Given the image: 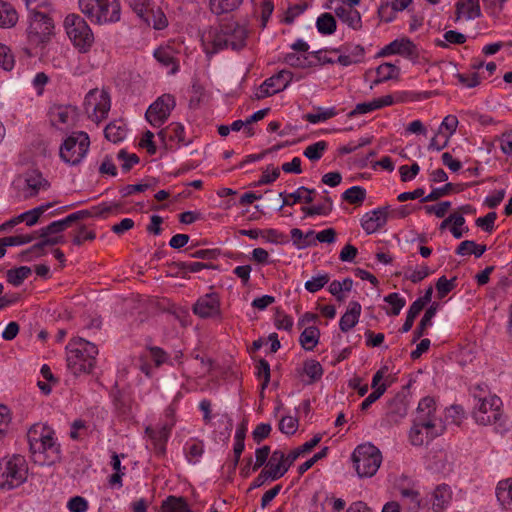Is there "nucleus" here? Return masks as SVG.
I'll return each instance as SVG.
<instances>
[{
    "label": "nucleus",
    "mask_w": 512,
    "mask_h": 512,
    "mask_svg": "<svg viewBox=\"0 0 512 512\" xmlns=\"http://www.w3.org/2000/svg\"><path fill=\"white\" fill-rule=\"evenodd\" d=\"M51 206V203H47L36 208H33L10 220L6 225L14 226L20 222H25L27 226H33L38 222L40 216L45 211H47Z\"/></svg>",
    "instance_id": "nucleus-28"
},
{
    "label": "nucleus",
    "mask_w": 512,
    "mask_h": 512,
    "mask_svg": "<svg viewBox=\"0 0 512 512\" xmlns=\"http://www.w3.org/2000/svg\"><path fill=\"white\" fill-rule=\"evenodd\" d=\"M184 127L180 123H171L165 129H162L158 136L164 141L169 138L171 141L183 142L184 141Z\"/></svg>",
    "instance_id": "nucleus-41"
},
{
    "label": "nucleus",
    "mask_w": 512,
    "mask_h": 512,
    "mask_svg": "<svg viewBox=\"0 0 512 512\" xmlns=\"http://www.w3.org/2000/svg\"><path fill=\"white\" fill-rule=\"evenodd\" d=\"M458 119L455 115H447L440 127H439V134L443 135L444 138L448 137V140L450 137L456 132L457 126H458Z\"/></svg>",
    "instance_id": "nucleus-51"
},
{
    "label": "nucleus",
    "mask_w": 512,
    "mask_h": 512,
    "mask_svg": "<svg viewBox=\"0 0 512 512\" xmlns=\"http://www.w3.org/2000/svg\"><path fill=\"white\" fill-rule=\"evenodd\" d=\"M110 107V96L105 90H99L97 88L91 89L85 96V112L88 117L97 124L107 118Z\"/></svg>",
    "instance_id": "nucleus-11"
},
{
    "label": "nucleus",
    "mask_w": 512,
    "mask_h": 512,
    "mask_svg": "<svg viewBox=\"0 0 512 512\" xmlns=\"http://www.w3.org/2000/svg\"><path fill=\"white\" fill-rule=\"evenodd\" d=\"M118 209H119L118 205H115L114 207H112V206L92 207L91 209L76 211V214H77L78 221H80V220L87 219L89 217L100 216L105 213H109V212H112V211L118 210Z\"/></svg>",
    "instance_id": "nucleus-50"
},
{
    "label": "nucleus",
    "mask_w": 512,
    "mask_h": 512,
    "mask_svg": "<svg viewBox=\"0 0 512 512\" xmlns=\"http://www.w3.org/2000/svg\"><path fill=\"white\" fill-rule=\"evenodd\" d=\"M104 134L107 140L117 143L125 138L126 130L122 123L114 121L105 127Z\"/></svg>",
    "instance_id": "nucleus-43"
},
{
    "label": "nucleus",
    "mask_w": 512,
    "mask_h": 512,
    "mask_svg": "<svg viewBox=\"0 0 512 512\" xmlns=\"http://www.w3.org/2000/svg\"><path fill=\"white\" fill-rule=\"evenodd\" d=\"M224 31V25L218 28L210 27L201 38L202 47L207 56H212L219 51L230 48Z\"/></svg>",
    "instance_id": "nucleus-13"
},
{
    "label": "nucleus",
    "mask_w": 512,
    "mask_h": 512,
    "mask_svg": "<svg viewBox=\"0 0 512 512\" xmlns=\"http://www.w3.org/2000/svg\"><path fill=\"white\" fill-rule=\"evenodd\" d=\"M422 309L423 307L420 304V302H413L411 304L407 312L406 320L403 326L401 327L400 332L406 333L412 328L415 318L419 315Z\"/></svg>",
    "instance_id": "nucleus-52"
},
{
    "label": "nucleus",
    "mask_w": 512,
    "mask_h": 512,
    "mask_svg": "<svg viewBox=\"0 0 512 512\" xmlns=\"http://www.w3.org/2000/svg\"><path fill=\"white\" fill-rule=\"evenodd\" d=\"M64 27L69 39L79 52L86 53L91 49L94 35L84 18L78 14H69L64 20Z\"/></svg>",
    "instance_id": "nucleus-6"
},
{
    "label": "nucleus",
    "mask_w": 512,
    "mask_h": 512,
    "mask_svg": "<svg viewBox=\"0 0 512 512\" xmlns=\"http://www.w3.org/2000/svg\"><path fill=\"white\" fill-rule=\"evenodd\" d=\"M27 464L24 457L13 455L0 460V487L11 490L20 486L27 478Z\"/></svg>",
    "instance_id": "nucleus-7"
},
{
    "label": "nucleus",
    "mask_w": 512,
    "mask_h": 512,
    "mask_svg": "<svg viewBox=\"0 0 512 512\" xmlns=\"http://www.w3.org/2000/svg\"><path fill=\"white\" fill-rule=\"evenodd\" d=\"M306 216L323 215L327 216L333 210V201L329 196L323 197V203L301 209Z\"/></svg>",
    "instance_id": "nucleus-39"
},
{
    "label": "nucleus",
    "mask_w": 512,
    "mask_h": 512,
    "mask_svg": "<svg viewBox=\"0 0 512 512\" xmlns=\"http://www.w3.org/2000/svg\"><path fill=\"white\" fill-rule=\"evenodd\" d=\"M436 437H430L427 435V429L424 426L418 425L413 422V425L409 432V441L414 446H422L424 443H428Z\"/></svg>",
    "instance_id": "nucleus-37"
},
{
    "label": "nucleus",
    "mask_w": 512,
    "mask_h": 512,
    "mask_svg": "<svg viewBox=\"0 0 512 512\" xmlns=\"http://www.w3.org/2000/svg\"><path fill=\"white\" fill-rule=\"evenodd\" d=\"M342 198L350 204L360 205L366 198V190L360 186H352L344 191Z\"/></svg>",
    "instance_id": "nucleus-48"
},
{
    "label": "nucleus",
    "mask_w": 512,
    "mask_h": 512,
    "mask_svg": "<svg viewBox=\"0 0 512 512\" xmlns=\"http://www.w3.org/2000/svg\"><path fill=\"white\" fill-rule=\"evenodd\" d=\"M482 16L479 0L458 1L455 4L454 22L460 21L463 17L466 20L480 18Z\"/></svg>",
    "instance_id": "nucleus-22"
},
{
    "label": "nucleus",
    "mask_w": 512,
    "mask_h": 512,
    "mask_svg": "<svg viewBox=\"0 0 512 512\" xmlns=\"http://www.w3.org/2000/svg\"><path fill=\"white\" fill-rule=\"evenodd\" d=\"M96 238V234L92 230H88L86 226L81 225L73 237V244L81 246L84 241H92Z\"/></svg>",
    "instance_id": "nucleus-61"
},
{
    "label": "nucleus",
    "mask_w": 512,
    "mask_h": 512,
    "mask_svg": "<svg viewBox=\"0 0 512 512\" xmlns=\"http://www.w3.org/2000/svg\"><path fill=\"white\" fill-rule=\"evenodd\" d=\"M496 497L503 508L512 510V478L498 483Z\"/></svg>",
    "instance_id": "nucleus-31"
},
{
    "label": "nucleus",
    "mask_w": 512,
    "mask_h": 512,
    "mask_svg": "<svg viewBox=\"0 0 512 512\" xmlns=\"http://www.w3.org/2000/svg\"><path fill=\"white\" fill-rule=\"evenodd\" d=\"M361 309V305L357 301L349 303L347 311L342 315L339 322V328L342 332H348L358 323Z\"/></svg>",
    "instance_id": "nucleus-25"
},
{
    "label": "nucleus",
    "mask_w": 512,
    "mask_h": 512,
    "mask_svg": "<svg viewBox=\"0 0 512 512\" xmlns=\"http://www.w3.org/2000/svg\"><path fill=\"white\" fill-rule=\"evenodd\" d=\"M27 440L34 463L50 466L60 461V444L55 438V431L48 425H32L27 432Z\"/></svg>",
    "instance_id": "nucleus-1"
},
{
    "label": "nucleus",
    "mask_w": 512,
    "mask_h": 512,
    "mask_svg": "<svg viewBox=\"0 0 512 512\" xmlns=\"http://www.w3.org/2000/svg\"><path fill=\"white\" fill-rule=\"evenodd\" d=\"M224 31L230 49L239 51L246 46L247 30L237 22L224 24Z\"/></svg>",
    "instance_id": "nucleus-20"
},
{
    "label": "nucleus",
    "mask_w": 512,
    "mask_h": 512,
    "mask_svg": "<svg viewBox=\"0 0 512 512\" xmlns=\"http://www.w3.org/2000/svg\"><path fill=\"white\" fill-rule=\"evenodd\" d=\"M396 12L398 10H395L393 5L387 0L382 1L378 7V16L386 23L392 22L396 18Z\"/></svg>",
    "instance_id": "nucleus-56"
},
{
    "label": "nucleus",
    "mask_w": 512,
    "mask_h": 512,
    "mask_svg": "<svg viewBox=\"0 0 512 512\" xmlns=\"http://www.w3.org/2000/svg\"><path fill=\"white\" fill-rule=\"evenodd\" d=\"M25 182L27 187L31 190L29 194L30 196L35 195L41 188L47 185V181L38 171H31L27 173Z\"/></svg>",
    "instance_id": "nucleus-45"
},
{
    "label": "nucleus",
    "mask_w": 512,
    "mask_h": 512,
    "mask_svg": "<svg viewBox=\"0 0 512 512\" xmlns=\"http://www.w3.org/2000/svg\"><path fill=\"white\" fill-rule=\"evenodd\" d=\"M354 7L341 4L335 8V14L348 27L359 30L362 27L361 15Z\"/></svg>",
    "instance_id": "nucleus-23"
},
{
    "label": "nucleus",
    "mask_w": 512,
    "mask_h": 512,
    "mask_svg": "<svg viewBox=\"0 0 512 512\" xmlns=\"http://www.w3.org/2000/svg\"><path fill=\"white\" fill-rule=\"evenodd\" d=\"M293 74L287 70H281L277 74L265 80V86L271 89L274 94L285 90L292 81Z\"/></svg>",
    "instance_id": "nucleus-29"
},
{
    "label": "nucleus",
    "mask_w": 512,
    "mask_h": 512,
    "mask_svg": "<svg viewBox=\"0 0 512 512\" xmlns=\"http://www.w3.org/2000/svg\"><path fill=\"white\" fill-rule=\"evenodd\" d=\"M455 278L448 280L445 276L438 279L436 283V289L439 299L444 298L450 291L455 287Z\"/></svg>",
    "instance_id": "nucleus-62"
},
{
    "label": "nucleus",
    "mask_w": 512,
    "mask_h": 512,
    "mask_svg": "<svg viewBox=\"0 0 512 512\" xmlns=\"http://www.w3.org/2000/svg\"><path fill=\"white\" fill-rule=\"evenodd\" d=\"M243 0H210L209 7L213 14L222 15L237 10Z\"/></svg>",
    "instance_id": "nucleus-32"
},
{
    "label": "nucleus",
    "mask_w": 512,
    "mask_h": 512,
    "mask_svg": "<svg viewBox=\"0 0 512 512\" xmlns=\"http://www.w3.org/2000/svg\"><path fill=\"white\" fill-rule=\"evenodd\" d=\"M479 394L474 393L473 418L477 424L494 425L496 431L505 430L506 419L503 413V403L495 394H485L479 386L476 388Z\"/></svg>",
    "instance_id": "nucleus-2"
},
{
    "label": "nucleus",
    "mask_w": 512,
    "mask_h": 512,
    "mask_svg": "<svg viewBox=\"0 0 512 512\" xmlns=\"http://www.w3.org/2000/svg\"><path fill=\"white\" fill-rule=\"evenodd\" d=\"M73 120V110L68 106H57L50 110L51 124L59 129L62 125L68 126Z\"/></svg>",
    "instance_id": "nucleus-30"
},
{
    "label": "nucleus",
    "mask_w": 512,
    "mask_h": 512,
    "mask_svg": "<svg viewBox=\"0 0 512 512\" xmlns=\"http://www.w3.org/2000/svg\"><path fill=\"white\" fill-rule=\"evenodd\" d=\"M18 21V14L11 4L0 0V27L11 28Z\"/></svg>",
    "instance_id": "nucleus-33"
},
{
    "label": "nucleus",
    "mask_w": 512,
    "mask_h": 512,
    "mask_svg": "<svg viewBox=\"0 0 512 512\" xmlns=\"http://www.w3.org/2000/svg\"><path fill=\"white\" fill-rule=\"evenodd\" d=\"M320 330L316 326L306 327L299 337V342L303 349L307 351L313 350L318 344Z\"/></svg>",
    "instance_id": "nucleus-34"
},
{
    "label": "nucleus",
    "mask_w": 512,
    "mask_h": 512,
    "mask_svg": "<svg viewBox=\"0 0 512 512\" xmlns=\"http://www.w3.org/2000/svg\"><path fill=\"white\" fill-rule=\"evenodd\" d=\"M193 312L201 318L215 317L220 314V299L215 293L199 298L193 306Z\"/></svg>",
    "instance_id": "nucleus-17"
},
{
    "label": "nucleus",
    "mask_w": 512,
    "mask_h": 512,
    "mask_svg": "<svg viewBox=\"0 0 512 512\" xmlns=\"http://www.w3.org/2000/svg\"><path fill=\"white\" fill-rule=\"evenodd\" d=\"M174 421L166 422L159 427L153 428L148 426L145 433L148 435L154 445L157 454L162 455L166 451V443L170 437Z\"/></svg>",
    "instance_id": "nucleus-16"
},
{
    "label": "nucleus",
    "mask_w": 512,
    "mask_h": 512,
    "mask_svg": "<svg viewBox=\"0 0 512 512\" xmlns=\"http://www.w3.org/2000/svg\"><path fill=\"white\" fill-rule=\"evenodd\" d=\"M89 146L87 133L73 132L60 146V158L70 165H78L86 156Z\"/></svg>",
    "instance_id": "nucleus-9"
},
{
    "label": "nucleus",
    "mask_w": 512,
    "mask_h": 512,
    "mask_svg": "<svg viewBox=\"0 0 512 512\" xmlns=\"http://www.w3.org/2000/svg\"><path fill=\"white\" fill-rule=\"evenodd\" d=\"M388 207H380L366 213L361 219V226L367 234L381 229L387 222Z\"/></svg>",
    "instance_id": "nucleus-18"
},
{
    "label": "nucleus",
    "mask_w": 512,
    "mask_h": 512,
    "mask_svg": "<svg viewBox=\"0 0 512 512\" xmlns=\"http://www.w3.org/2000/svg\"><path fill=\"white\" fill-rule=\"evenodd\" d=\"M163 512H191L187 502L182 497L169 496L162 504Z\"/></svg>",
    "instance_id": "nucleus-42"
},
{
    "label": "nucleus",
    "mask_w": 512,
    "mask_h": 512,
    "mask_svg": "<svg viewBox=\"0 0 512 512\" xmlns=\"http://www.w3.org/2000/svg\"><path fill=\"white\" fill-rule=\"evenodd\" d=\"M65 242L62 234L52 235L41 238V241L32 245L29 249L22 251L20 256L23 261H31L34 258L41 257L45 254L46 246H54Z\"/></svg>",
    "instance_id": "nucleus-19"
},
{
    "label": "nucleus",
    "mask_w": 512,
    "mask_h": 512,
    "mask_svg": "<svg viewBox=\"0 0 512 512\" xmlns=\"http://www.w3.org/2000/svg\"><path fill=\"white\" fill-rule=\"evenodd\" d=\"M389 55H400L406 58H414L417 56V47L409 38L395 39L379 52V57Z\"/></svg>",
    "instance_id": "nucleus-14"
},
{
    "label": "nucleus",
    "mask_w": 512,
    "mask_h": 512,
    "mask_svg": "<svg viewBox=\"0 0 512 512\" xmlns=\"http://www.w3.org/2000/svg\"><path fill=\"white\" fill-rule=\"evenodd\" d=\"M298 428V420L292 416H284L279 422V429L282 433L292 435Z\"/></svg>",
    "instance_id": "nucleus-63"
},
{
    "label": "nucleus",
    "mask_w": 512,
    "mask_h": 512,
    "mask_svg": "<svg viewBox=\"0 0 512 512\" xmlns=\"http://www.w3.org/2000/svg\"><path fill=\"white\" fill-rule=\"evenodd\" d=\"M384 301L391 305V311L387 314L397 316L401 309L405 306V299L400 297L398 293H390L384 297Z\"/></svg>",
    "instance_id": "nucleus-55"
},
{
    "label": "nucleus",
    "mask_w": 512,
    "mask_h": 512,
    "mask_svg": "<svg viewBox=\"0 0 512 512\" xmlns=\"http://www.w3.org/2000/svg\"><path fill=\"white\" fill-rule=\"evenodd\" d=\"M450 207H451V202L443 201L436 205H426V206H424V209L427 214H434L438 218H442L446 215V213Z\"/></svg>",
    "instance_id": "nucleus-64"
},
{
    "label": "nucleus",
    "mask_w": 512,
    "mask_h": 512,
    "mask_svg": "<svg viewBox=\"0 0 512 512\" xmlns=\"http://www.w3.org/2000/svg\"><path fill=\"white\" fill-rule=\"evenodd\" d=\"M352 460L359 477H372L381 465L382 455L376 446L368 443L356 447Z\"/></svg>",
    "instance_id": "nucleus-8"
},
{
    "label": "nucleus",
    "mask_w": 512,
    "mask_h": 512,
    "mask_svg": "<svg viewBox=\"0 0 512 512\" xmlns=\"http://www.w3.org/2000/svg\"><path fill=\"white\" fill-rule=\"evenodd\" d=\"M30 274L31 269L27 266L9 269L7 271V281L14 286H20Z\"/></svg>",
    "instance_id": "nucleus-46"
},
{
    "label": "nucleus",
    "mask_w": 512,
    "mask_h": 512,
    "mask_svg": "<svg viewBox=\"0 0 512 512\" xmlns=\"http://www.w3.org/2000/svg\"><path fill=\"white\" fill-rule=\"evenodd\" d=\"M256 369L257 377L263 380L261 388L262 390H264L268 386L270 381V365L265 359H261L258 361Z\"/></svg>",
    "instance_id": "nucleus-58"
},
{
    "label": "nucleus",
    "mask_w": 512,
    "mask_h": 512,
    "mask_svg": "<svg viewBox=\"0 0 512 512\" xmlns=\"http://www.w3.org/2000/svg\"><path fill=\"white\" fill-rule=\"evenodd\" d=\"M316 27L320 34L331 35L336 31V20L331 13H323L317 18Z\"/></svg>",
    "instance_id": "nucleus-40"
},
{
    "label": "nucleus",
    "mask_w": 512,
    "mask_h": 512,
    "mask_svg": "<svg viewBox=\"0 0 512 512\" xmlns=\"http://www.w3.org/2000/svg\"><path fill=\"white\" fill-rule=\"evenodd\" d=\"M402 504L411 512H418L422 506L423 501L418 490L413 487L399 488Z\"/></svg>",
    "instance_id": "nucleus-27"
},
{
    "label": "nucleus",
    "mask_w": 512,
    "mask_h": 512,
    "mask_svg": "<svg viewBox=\"0 0 512 512\" xmlns=\"http://www.w3.org/2000/svg\"><path fill=\"white\" fill-rule=\"evenodd\" d=\"M29 10L27 41L33 48H43L53 35L54 23L52 18L45 12L31 8L30 1L27 0Z\"/></svg>",
    "instance_id": "nucleus-4"
},
{
    "label": "nucleus",
    "mask_w": 512,
    "mask_h": 512,
    "mask_svg": "<svg viewBox=\"0 0 512 512\" xmlns=\"http://www.w3.org/2000/svg\"><path fill=\"white\" fill-rule=\"evenodd\" d=\"M177 266L180 270L190 273H197L203 269H215L213 264L202 262H178Z\"/></svg>",
    "instance_id": "nucleus-57"
},
{
    "label": "nucleus",
    "mask_w": 512,
    "mask_h": 512,
    "mask_svg": "<svg viewBox=\"0 0 512 512\" xmlns=\"http://www.w3.org/2000/svg\"><path fill=\"white\" fill-rule=\"evenodd\" d=\"M337 115V111L334 107L328 109H319L317 113H309L305 116V119L313 124L326 121Z\"/></svg>",
    "instance_id": "nucleus-54"
},
{
    "label": "nucleus",
    "mask_w": 512,
    "mask_h": 512,
    "mask_svg": "<svg viewBox=\"0 0 512 512\" xmlns=\"http://www.w3.org/2000/svg\"><path fill=\"white\" fill-rule=\"evenodd\" d=\"M452 499L450 487L446 484L438 485L432 493V509L435 512H442Z\"/></svg>",
    "instance_id": "nucleus-26"
},
{
    "label": "nucleus",
    "mask_w": 512,
    "mask_h": 512,
    "mask_svg": "<svg viewBox=\"0 0 512 512\" xmlns=\"http://www.w3.org/2000/svg\"><path fill=\"white\" fill-rule=\"evenodd\" d=\"M291 466L288 455L278 449L273 451L264 470L270 476V480L274 481L283 477Z\"/></svg>",
    "instance_id": "nucleus-15"
},
{
    "label": "nucleus",
    "mask_w": 512,
    "mask_h": 512,
    "mask_svg": "<svg viewBox=\"0 0 512 512\" xmlns=\"http://www.w3.org/2000/svg\"><path fill=\"white\" fill-rule=\"evenodd\" d=\"M175 105L174 96L163 94L149 106L145 117L151 125L159 127L168 119Z\"/></svg>",
    "instance_id": "nucleus-12"
},
{
    "label": "nucleus",
    "mask_w": 512,
    "mask_h": 512,
    "mask_svg": "<svg viewBox=\"0 0 512 512\" xmlns=\"http://www.w3.org/2000/svg\"><path fill=\"white\" fill-rule=\"evenodd\" d=\"M117 158L123 162L121 168L125 173L139 162V157L136 154H129L123 149L118 152Z\"/></svg>",
    "instance_id": "nucleus-60"
},
{
    "label": "nucleus",
    "mask_w": 512,
    "mask_h": 512,
    "mask_svg": "<svg viewBox=\"0 0 512 512\" xmlns=\"http://www.w3.org/2000/svg\"><path fill=\"white\" fill-rule=\"evenodd\" d=\"M302 373L309 377V383H313L321 379L323 368L318 361L310 359L304 362Z\"/></svg>",
    "instance_id": "nucleus-44"
},
{
    "label": "nucleus",
    "mask_w": 512,
    "mask_h": 512,
    "mask_svg": "<svg viewBox=\"0 0 512 512\" xmlns=\"http://www.w3.org/2000/svg\"><path fill=\"white\" fill-rule=\"evenodd\" d=\"M155 59L164 67L168 68V74L174 75L179 70V63L175 57V50L170 47H159L154 51Z\"/></svg>",
    "instance_id": "nucleus-24"
},
{
    "label": "nucleus",
    "mask_w": 512,
    "mask_h": 512,
    "mask_svg": "<svg viewBox=\"0 0 512 512\" xmlns=\"http://www.w3.org/2000/svg\"><path fill=\"white\" fill-rule=\"evenodd\" d=\"M97 355L95 344L81 337L73 338L66 346L67 368L75 376L89 374L95 367Z\"/></svg>",
    "instance_id": "nucleus-3"
},
{
    "label": "nucleus",
    "mask_w": 512,
    "mask_h": 512,
    "mask_svg": "<svg viewBox=\"0 0 512 512\" xmlns=\"http://www.w3.org/2000/svg\"><path fill=\"white\" fill-rule=\"evenodd\" d=\"M413 422L424 426L430 437H438L444 431L442 421L436 415L435 400L431 397H424L420 400Z\"/></svg>",
    "instance_id": "nucleus-10"
},
{
    "label": "nucleus",
    "mask_w": 512,
    "mask_h": 512,
    "mask_svg": "<svg viewBox=\"0 0 512 512\" xmlns=\"http://www.w3.org/2000/svg\"><path fill=\"white\" fill-rule=\"evenodd\" d=\"M321 439H322V436L320 434H317L312 439H310L309 441L305 442L301 446H299L296 449L292 450L288 454V458L290 459V463L293 464L300 455L311 451L315 446L318 445V443L321 441Z\"/></svg>",
    "instance_id": "nucleus-47"
},
{
    "label": "nucleus",
    "mask_w": 512,
    "mask_h": 512,
    "mask_svg": "<svg viewBox=\"0 0 512 512\" xmlns=\"http://www.w3.org/2000/svg\"><path fill=\"white\" fill-rule=\"evenodd\" d=\"M14 56L10 49L4 44L0 43V67L6 71H10L14 67Z\"/></svg>",
    "instance_id": "nucleus-59"
},
{
    "label": "nucleus",
    "mask_w": 512,
    "mask_h": 512,
    "mask_svg": "<svg viewBox=\"0 0 512 512\" xmlns=\"http://www.w3.org/2000/svg\"><path fill=\"white\" fill-rule=\"evenodd\" d=\"M328 144L326 141H318L311 145H308L303 155L311 161H318L322 158L324 152L327 150Z\"/></svg>",
    "instance_id": "nucleus-49"
},
{
    "label": "nucleus",
    "mask_w": 512,
    "mask_h": 512,
    "mask_svg": "<svg viewBox=\"0 0 512 512\" xmlns=\"http://www.w3.org/2000/svg\"><path fill=\"white\" fill-rule=\"evenodd\" d=\"M79 8L91 22L96 24L115 23L121 16L118 0H79Z\"/></svg>",
    "instance_id": "nucleus-5"
},
{
    "label": "nucleus",
    "mask_w": 512,
    "mask_h": 512,
    "mask_svg": "<svg viewBox=\"0 0 512 512\" xmlns=\"http://www.w3.org/2000/svg\"><path fill=\"white\" fill-rule=\"evenodd\" d=\"M329 281L330 276L327 273H324L306 281L304 287L310 293H316L321 290Z\"/></svg>",
    "instance_id": "nucleus-53"
},
{
    "label": "nucleus",
    "mask_w": 512,
    "mask_h": 512,
    "mask_svg": "<svg viewBox=\"0 0 512 512\" xmlns=\"http://www.w3.org/2000/svg\"><path fill=\"white\" fill-rule=\"evenodd\" d=\"M400 69L394 64L391 63H383L379 65L376 69V74L378 78L374 81V84H379L390 79L397 78L399 76Z\"/></svg>",
    "instance_id": "nucleus-38"
},
{
    "label": "nucleus",
    "mask_w": 512,
    "mask_h": 512,
    "mask_svg": "<svg viewBox=\"0 0 512 512\" xmlns=\"http://www.w3.org/2000/svg\"><path fill=\"white\" fill-rule=\"evenodd\" d=\"M438 308V303H433L424 313V316L422 317L419 325L413 332V343L416 342L418 339H420L425 333L427 327L431 326L432 324V318L435 316L436 311Z\"/></svg>",
    "instance_id": "nucleus-35"
},
{
    "label": "nucleus",
    "mask_w": 512,
    "mask_h": 512,
    "mask_svg": "<svg viewBox=\"0 0 512 512\" xmlns=\"http://www.w3.org/2000/svg\"><path fill=\"white\" fill-rule=\"evenodd\" d=\"M486 251V245H480L472 240L462 241L457 249L456 254L460 256L474 255L475 257H481Z\"/></svg>",
    "instance_id": "nucleus-36"
},
{
    "label": "nucleus",
    "mask_w": 512,
    "mask_h": 512,
    "mask_svg": "<svg viewBox=\"0 0 512 512\" xmlns=\"http://www.w3.org/2000/svg\"><path fill=\"white\" fill-rule=\"evenodd\" d=\"M407 403L405 397L396 395L387 402L385 420L389 424H396L407 415Z\"/></svg>",
    "instance_id": "nucleus-21"
}]
</instances>
